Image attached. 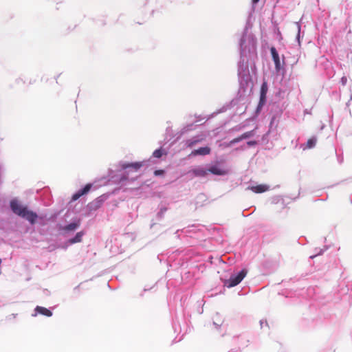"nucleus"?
<instances>
[{"mask_svg": "<svg viewBox=\"0 0 352 352\" xmlns=\"http://www.w3.org/2000/svg\"><path fill=\"white\" fill-rule=\"evenodd\" d=\"M10 208L14 213L26 219L31 223H34L37 219V214L28 210L27 207L23 206L17 200L13 199L10 201Z\"/></svg>", "mask_w": 352, "mask_h": 352, "instance_id": "nucleus-1", "label": "nucleus"}, {"mask_svg": "<svg viewBox=\"0 0 352 352\" xmlns=\"http://www.w3.org/2000/svg\"><path fill=\"white\" fill-rule=\"evenodd\" d=\"M246 271L243 270L237 275L231 276L230 278L224 281V285L228 287H232L239 284L246 275Z\"/></svg>", "mask_w": 352, "mask_h": 352, "instance_id": "nucleus-2", "label": "nucleus"}, {"mask_svg": "<svg viewBox=\"0 0 352 352\" xmlns=\"http://www.w3.org/2000/svg\"><path fill=\"white\" fill-rule=\"evenodd\" d=\"M267 91H268L267 82V81L265 80L262 83L261 90H260V99H259V102H258V104L257 107V111H259L262 109L263 105L265 104Z\"/></svg>", "mask_w": 352, "mask_h": 352, "instance_id": "nucleus-3", "label": "nucleus"}, {"mask_svg": "<svg viewBox=\"0 0 352 352\" xmlns=\"http://www.w3.org/2000/svg\"><path fill=\"white\" fill-rule=\"evenodd\" d=\"M211 149L209 146L200 147L197 149L193 150L189 156H197V155H208L210 154Z\"/></svg>", "mask_w": 352, "mask_h": 352, "instance_id": "nucleus-4", "label": "nucleus"}, {"mask_svg": "<svg viewBox=\"0 0 352 352\" xmlns=\"http://www.w3.org/2000/svg\"><path fill=\"white\" fill-rule=\"evenodd\" d=\"M270 52H271V54H272V59L274 62V64H275V68H276V71H279L280 69V58H279V55L276 50V48L274 47H272L270 48Z\"/></svg>", "mask_w": 352, "mask_h": 352, "instance_id": "nucleus-5", "label": "nucleus"}, {"mask_svg": "<svg viewBox=\"0 0 352 352\" xmlns=\"http://www.w3.org/2000/svg\"><path fill=\"white\" fill-rule=\"evenodd\" d=\"M91 186H92V185L91 184H86L85 186L82 189L78 190L77 192H76L75 194L73 195V196L72 197V200L76 201L81 196L87 194L90 190Z\"/></svg>", "mask_w": 352, "mask_h": 352, "instance_id": "nucleus-6", "label": "nucleus"}, {"mask_svg": "<svg viewBox=\"0 0 352 352\" xmlns=\"http://www.w3.org/2000/svg\"><path fill=\"white\" fill-rule=\"evenodd\" d=\"M190 173H192L195 177H206L208 175L207 169L204 168L198 167L193 168L189 171Z\"/></svg>", "mask_w": 352, "mask_h": 352, "instance_id": "nucleus-7", "label": "nucleus"}, {"mask_svg": "<svg viewBox=\"0 0 352 352\" xmlns=\"http://www.w3.org/2000/svg\"><path fill=\"white\" fill-rule=\"evenodd\" d=\"M254 193H262L270 189L269 186L266 184H258L249 188Z\"/></svg>", "mask_w": 352, "mask_h": 352, "instance_id": "nucleus-8", "label": "nucleus"}, {"mask_svg": "<svg viewBox=\"0 0 352 352\" xmlns=\"http://www.w3.org/2000/svg\"><path fill=\"white\" fill-rule=\"evenodd\" d=\"M34 311L36 312V314L33 315L34 316H36L37 314L45 316L47 317H50L52 316V312L44 307L37 306Z\"/></svg>", "mask_w": 352, "mask_h": 352, "instance_id": "nucleus-9", "label": "nucleus"}, {"mask_svg": "<svg viewBox=\"0 0 352 352\" xmlns=\"http://www.w3.org/2000/svg\"><path fill=\"white\" fill-rule=\"evenodd\" d=\"M143 165H144V163L142 162H133V163L124 164L122 165V167L123 169L132 168L135 170H138L140 168H142L143 166Z\"/></svg>", "mask_w": 352, "mask_h": 352, "instance_id": "nucleus-10", "label": "nucleus"}, {"mask_svg": "<svg viewBox=\"0 0 352 352\" xmlns=\"http://www.w3.org/2000/svg\"><path fill=\"white\" fill-rule=\"evenodd\" d=\"M208 173H210L216 175H222L225 174V171L218 166H212L207 169Z\"/></svg>", "mask_w": 352, "mask_h": 352, "instance_id": "nucleus-11", "label": "nucleus"}, {"mask_svg": "<svg viewBox=\"0 0 352 352\" xmlns=\"http://www.w3.org/2000/svg\"><path fill=\"white\" fill-rule=\"evenodd\" d=\"M202 140H203L202 138H192V139H190V140H187L185 142V145H186V146L187 148H192L195 145H196L197 144L201 142Z\"/></svg>", "mask_w": 352, "mask_h": 352, "instance_id": "nucleus-12", "label": "nucleus"}, {"mask_svg": "<svg viewBox=\"0 0 352 352\" xmlns=\"http://www.w3.org/2000/svg\"><path fill=\"white\" fill-rule=\"evenodd\" d=\"M83 234H84L83 232H78L74 238L70 239L69 240V243L73 244V243L81 242L82 237Z\"/></svg>", "mask_w": 352, "mask_h": 352, "instance_id": "nucleus-13", "label": "nucleus"}, {"mask_svg": "<svg viewBox=\"0 0 352 352\" xmlns=\"http://www.w3.org/2000/svg\"><path fill=\"white\" fill-rule=\"evenodd\" d=\"M79 227V223H71L65 226L63 230L65 231H73Z\"/></svg>", "mask_w": 352, "mask_h": 352, "instance_id": "nucleus-14", "label": "nucleus"}, {"mask_svg": "<svg viewBox=\"0 0 352 352\" xmlns=\"http://www.w3.org/2000/svg\"><path fill=\"white\" fill-rule=\"evenodd\" d=\"M317 139L315 137L309 138L306 144V148H312L316 146Z\"/></svg>", "mask_w": 352, "mask_h": 352, "instance_id": "nucleus-15", "label": "nucleus"}, {"mask_svg": "<svg viewBox=\"0 0 352 352\" xmlns=\"http://www.w3.org/2000/svg\"><path fill=\"white\" fill-rule=\"evenodd\" d=\"M241 138H240V136H239V137H237V138H234V139L232 140L230 142L224 144V146H225L226 147H230V146H231L232 144H236V143H238V142H241Z\"/></svg>", "mask_w": 352, "mask_h": 352, "instance_id": "nucleus-16", "label": "nucleus"}, {"mask_svg": "<svg viewBox=\"0 0 352 352\" xmlns=\"http://www.w3.org/2000/svg\"><path fill=\"white\" fill-rule=\"evenodd\" d=\"M253 135V131H248L240 135L241 140L249 138Z\"/></svg>", "mask_w": 352, "mask_h": 352, "instance_id": "nucleus-17", "label": "nucleus"}, {"mask_svg": "<svg viewBox=\"0 0 352 352\" xmlns=\"http://www.w3.org/2000/svg\"><path fill=\"white\" fill-rule=\"evenodd\" d=\"M162 155V150L161 148L155 150L153 153V156L156 158H160Z\"/></svg>", "mask_w": 352, "mask_h": 352, "instance_id": "nucleus-18", "label": "nucleus"}, {"mask_svg": "<svg viewBox=\"0 0 352 352\" xmlns=\"http://www.w3.org/2000/svg\"><path fill=\"white\" fill-rule=\"evenodd\" d=\"M164 174V170H156L154 171L155 176L163 175Z\"/></svg>", "mask_w": 352, "mask_h": 352, "instance_id": "nucleus-19", "label": "nucleus"}, {"mask_svg": "<svg viewBox=\"0 0 352 352\" xmlns=\"http://www.w3.org/2000/svg\"><path fill=\"white\" fill-rule=\"evenodd\" d=\"M248 145L251 146H254L256 144V141H249L247 142Z\"/></svg>", "mask_w": 352, "mask_h": 352, "instance_id": "nucleus-20", "label": "nucleus"}, {"mask_svg": "<svg viewBox=\"0 0 352 352\" xmlns=\"http://www.w3.org/2000/svg\"><path fill=\"white\" fill-rule=\"evenodd\" d=\"M96 203L98 204V206L102 204V201L99 199L96 200Z\"/></svg>", "mask_w": 352, "mask_h": 352, "instance_id": "nucleus-21", "label": "nucleus"}, {"mask_svg": "<svg viewBox=\"0 0 352 352\" xmlns=\"http://www.w3.org/2000/svg\"><path fill=\"white\" fill-rule=\"evenodd\" d=\"M260 0H252V2L253 3H256L259 1Z\"/></svg>", "mask_w": 352, "mask_h": 352, "instance_id": "nucleus-22", "label": "nucleus"}]
</instances>
